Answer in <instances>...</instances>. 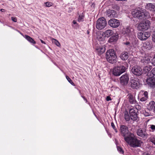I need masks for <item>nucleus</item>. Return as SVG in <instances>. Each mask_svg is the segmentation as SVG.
<instances>
[{"instance_id": "nucleus-60", "label": "nucleus", "mask_w": 155, "mask_h": 155, "mask_svg": "<svg viewBox=\"0 0 155 155\" xmlns=\"http://www.w3.org/2000/svg\"><path fill=\"white\" fill-rule=\"evenodd\" d=\"M154 110L155 111V106L154 107Z\"/></svg>"}, {"instance_id": "nucleus-17", "label": "nucleus", "mask_w": 155, "mask_h": 155, "mask_svg": "<svg viewBox=\"0 0 155 155\" xmlns=\"http://www.w3.org/2000/svg\"><path fill=\"white\" fill-rule=\"evenodd\" d=\"M146 82L148 85L150 87L152 88L155 87V77H151L147 79Z\"/></svg>"}, {"instance_id": "nucleus-24", "label": "nucleus", "mask_w": 155, "mask_h": 155, "mask_svg": "<svg viewBox=\"0 0 155 155\" xmlns=\"http://www.w3.org/2000/svg\"><path fill=\"white\" fill-rule=\"evenodd\" d=\"M96 50L99 54H101L104 53L105 50V48L103 46H99L96 49Z\"/></svg>"}, {"instance_id": "nucleus-42", "label": "nucleus", "mask_w": 155, "mask_h": 155, "mask_svg": "<svg viewBox=\"0 0 155 155\" xmlns=\"http://www.w3.org/2000/svg\"><path fill=\"white\" fill-rule=\"evenodd\" d=\"M138 117H130L131 120L133 121H135L138 118Z\"/></svg>"}, {"instance_id": "nucleus-39", "label": "nucleus", "mask_w": 155, "mask_h": 155, "mask_svg": "<svg viewBox=\"0 0 155 155\" xmlns=\"http://www.w3.org/2000/svg\"><path fill=\"white\" fill-rule=\"evenodd\" d=\"M46 7H50L52 5V3L51 2H47L45 3Z\"/></svg>"}, {"instance_id": "nucleus-10", "label": "nucleus", "mask_w": 155, "mask_h": 155, "mask_svg": "<svg viewBox=\"0 0 155 155\" xmlns=\"http://www.w3.org/2000/svg\"><path fill=\"white\" fill-rule=\"evenodd\" d=\"M148 97V93L147 91H141L138 95V98L141 101H145Z\"/></svg>"}, {"instance_id": "nucleus-30", "label": "nucleus", "mask_w": 155, "mask_h": 155, "mask_svg": "<svg viewBox=\"0 0 155 155\" xmlns=\"http://www.w3.org/2000/svg\"><path fill=\"white\" fill-rule=\"evenodd\" d=\"M155 104V103L154 101H151V102H150L148 105V107L149 108V109L152 110L153 108L154 109Z\"/></svg>"}, {"instance_id": "nucleus-44", "label": "nucleus", "mask_w": 155, "mask_h": 155, "mask_svg": "<svg viewBox=\"0 0 155 155\" xmlns=\"http://www.w3.org/2000/svg\"><path fill=\"white\" fill-rule=\"evenodd\" d=\"M152 40L154 42H155V32L152 35Z\"/></svg>"}, {"instance_id": "nucleus-12", "label": "nucleus", "mask_w": 155, "mask_h": 155, "mask_svg": "<svg viewBox=\"0 0 155 155\" xmlns=\"http://www.w3.org/2000/svg\"><path fill=\"white\" fill-rule=\"evenodd\" d=\"M134 29L130 27H127L124 28L122 32V33L125 36H130L133 33Z\"/></svg>"}, {"instance_id": "nucleus-1", "label": "nucleus", "mask_w": 155, "mask_h": 155, "mask_svg": "<svg viewBox=\"0 0 155 155\" xmlns=\"http://www.w3.org/2000/svg\"><path fill=\"white\" fill-rule=\"evenodd\" d=\"M125 141L133 147H139L143 142L134 137L133 134H131L128 138H126Z\"/></svg>"}, {"instance_id": "nucleus-8", "label": "nucleus", "mask_w": 155, "mask_h": 155, "mask_svg": "<svg viewBox=\"0 0 155 155\" xmlns=\"http://www.w3.org/2000/svg\"><path fill=\"white\" fill-rule=\"evenodd\" d=\"M131 71L133 74L137 76H140L143 73L142 69L141 67L137 65L132 68Z\"/></svg>"}, {"instance_id": "nucleus-51", "label": "nucleus", "mask_w": 155, "mask_h": 155, "mask_svg": "<svg viewBox=\"0 0 155 155\" xmlns=\"http://www.w3.org/2000/svg\"><path fill=\"white\" fill-rule=\"evenodd\" d=\"M130 42L129 41H127L125 42L124 43V44L125 45H126L127 46L128 45H129L130 44Z\"/></svg>"}, {"instance_id": "nucleus-18", "label": "nucleus", "mask_w": 155, "mask_h": 155, "mask_svg": "<svg viewBox=\"0 0 155 155\" xmlns=\"http://www.w3.org/2000/svg\"><path fill=\"white\" fill-rule=\"evenodd\" d=\"M106 15L110 17L116 18L117 17L116 12L114 10L108 9L106 11Z\"/></svg>"}, {"instance_id": "nucleus-47", "label": "nucleus", "mask_w": 155, "mask_h": 155, "mask_svg": "<svg viewBox=\"0 0 155 155\" xmlns=\"http://www.w3.org/2000/svg\"><path fill=\"white\" fill-rule=\"evenodd\" d=\"M130 117H124L126 121H129L131 120Z\"/></svg>"}, {"instance_id": "nucleus-29", "label": "nucleus", "mask_w": 155, "mask_h": 155, "mask_svg": "<svg viewBox=\"0 0 155 155\" xmlns=\"http://www.w3.org/2000/svg\"><path fill=\"white\" fill-rule=\"evenodd\" d=\"M84 15L83 13L79 15L78 19V21L79 22H82L84 21Z\"/></svg>"}, {"instance_id": "nucleus-7", "label": "nucleus", "mask_w": 155, "mask_h": 155, "mask_svg": "<svg viewBox=\"0 0 155 155\" xmlns=\"http://www.w3.org/2000/svg\"><path fill=\"white\" fill-rule=\"evenodd\" d=\"M124 68V67L118 66L113 68V74L115 76H120L123 73L125 72Z\"/></svg>"}, {"instance_id": "nucleus-2", "label": "nucleus", "mask_w": 155, "mask_h": 155, "mask_svg": "<svg viewBox=\"0 0 155 155\" xmlns=\"http://www.w3.org/2000/svg\"><path fill=\"white\" fill-rule=\"evenodd\" d=\"M106 58L109 63L113 64L117 61V56L115 52L113 49H110L106 52Z\"/></svg>"}, {"instance_id": "nucleus-9", "label": "nucleus", "mask_w": 155, "mask_h": 155, "mask_svg": "<svg viewBox=\"0 0 155 155\" xmlns=\"http://www.w3.org/2000/svg\"><path fill=\"white\" fill-rule=\"evenodd\" d=\"M130 86L133 89H137L140 87V83L139 79L134 78L130 80Z\"/></svg>"}, {"instance_id": "nucleus-40", "label": "nucleus", "mask_w": 155, "mask_h": 155, "mask_svg": "<svg viewBox=\"0 0 155 155\" xmlns=\"http://www.w3.org/2000/svg\"><path fill=\"white\" fill-rule=\"evenodd\" d=\"M117 149L118 151H119L120 153H123L124 151L120 147H117Z\"/></svg>"}, {"instance_id": "nucleus-37", "label": "nucleus", "mask_w": 155, "mask_h": 155, "mask_svg": "<svg viewBox=\"0 0 155 155\" xmlns=\"http://www.w3.org/2000/svg\"><path fill=\"white\" fill-rule=\"evenodd\" d=\"M66 78L68 80V82L72 85L74 86V83L73 82L72 80L68 76H66Z\"/></svg>"}, {"instance_id": "nucleus-19", "label": "nucleus", "mask_w": 155, "mask_h": 155, "mask_svg": "<svg viewBox=\"0 0 155 155\" xmlns=\"http://www.w3.org/2000/svg\"><path fill=\"white\" fill-rule=\"evenodd\" d=\"M129 102L131 104H135L137 102L135 97L131 94H129L127 96Z\"/></svg>"}, {"instance_id": "nucleus-23", "label": "nucleus", "mask_w": 155, "mask_h": 155, "mask_svg": "<svg viewBox=\"0 0 155 155\" xmlns=\"http://www.w3.org/2000/svg\"><path fill=\"white\" fill-rule=\"evenodd\" d=\"M138 111V110L135 108H132L130 109L129 110L130 116H137V112Z\"/></svg>"}, {"instance_id": "nucleus-45", "label": "nucleus", "mask_w": 155, "mask_h": 155, "mask_svg": "<svg viewBox=\"0 0 155 155\" xmlns=\"http://www.w3.org/2000/svg\"><path fill=\"white\" fill-rule=\"evenodd\" d=\"M152 63L153 65L155 66V55L152 60Z\"/></svg>"}, {"instance_id": "nucleus-11", "label": "nucleus", "mask_w": 155, "mask_h": 155, "mask_svg": "<svg viewBox=\"0 0 155 155\" xmlns=\"http://www.w3.org/2000/svg\"><path fill=\"white\" fill-rule=\"evenodd\" d=\"M150 18V14L149 12L146 10L142 8V11L141 15L139 16V19H148Z\"/></svg>"}, {"instance_id": "nucleus-54", "label": "nucleus", "mask_w": 155, "mask_h": 155, "mask_svg": "<svg viewBox=\"0 0 155 155\" xmlns=\"http://www.w3.org/2000/svg\"><path fill=\"white\" fill-rule=\"evenodd\" d=\"M40 41L42 43L44 44H46L45 42L44 41H43L42 40L40 39Z\"/></svg>"}, {"instance_id": "nucleus-38", "label": "nucleus", "mask_w": 155, "mask_h": 155, "mask_svg": "<svg viewBox=\"0 0 155 155\" xmlns=\"http://www.w3.org/2000/svg\"><path fill=\"white\" fill-rule=\"evenodd\" d=\"M111 126L112 127V128L114 130L115 132L116 133H117V130L116 127H115V126L114 125V124L113 122H112L111 123Z\"/></svg>"}, {"instance_id": "nucleus-31", "label": "nucleus", "mask_w": 155, "mask_h": 155, "mask_svg": "<svg viewBox=\"0 0 155 155\" xmlns=\"http://www.w3.org/2000/svg\"><path fill=\"white\" fill-rule=\"evenodd\" d=\"M112 8L113 9L118 11L120 10L119 6L116 4H113L112 5Z\"/></svg>"}, {"instance_id": "nucleus-46", "label": "nucleus", "mask_w": 155, "mask_h": 155, "mask_svg": "<svg viewBox=\"0 0 155 155\" xmlns=\"http://www.w3.org/2000/svg\"><path fill=\"white\" fill-rule=\"evenodd\" d=\"M124 116H125V117L130 116L128 114V111L127 110H125L124 111Z\"/></svg>"}, {"instance_id": "nucleus-13", "label": "nucleus", "mask_w": 155, "mask_h": 155, "mask_svg": "<svg viewBox=\"0 0 155 155\" xmlns=\"http://www.w3.org/2000/svg\"><path fill=\"white\" fill-rule=\"evenodd\" d=\"M109 25L113 28H117L120 25L119 21L116 19H111L108 21Z\"/></svg>"}, {"instance_id": "nucleus-33", "label": "nucleus", "mask_w": 155, "mask_h": 155, "mask_svg": "<svg viewBox=\"0 0 155 155\" xmlns=\"http://www.w3.org/2000/svg\"><path fill=\"white\" fill-rule=\"evenodd\" d=\"M143 45L144 47L149 50L150 45V43L148 41H146L143 43Z\"/></svg>"}, {"instance_id": "nucleus-58", "label": "nucleus", "mask_w": 155, "mask_h": 155, "mask_svg": "<svg viewBox=\"0 0 155 155\" xmlns=\"http://www.w3.org/2000/svg\"><path fill=\"white\" fill-rule=\"evenodd\" d=\"M128 63L129 64H130V61L129 60H128Z\"/></svg>"}, {"instance_id": "nucleus-25", "label": "nucleus", "mask_w": 155, "mask_h": 155, "mask_svg": "<svg viewBox=\"0 0 155 155\" xmlns=\"http://www.w3.org/2000/svg\"><path fill=\"white\" fill-rule=\"evenodd\" d=\"M120 57L123 60H126L128 58V53L127 52L124 51L121 53Z\"/></svg>"}, {"instance_id": "nucleus-32", "label": "nucleus", "mask_w": 155, "mask_h": 155, "mask_svg": "<svg viewBox=\"0 0 155 155\" xmlns=\"http://www.w3.org/2000/svg\"><path fill=\"white\" fill-rule=\"evenodd\" d=\"M120 67H124V71L125 72L126 69L128 67V65L127 62H124L122 63V65H120Z\"/></svg>"}, {"instance_id": "nucleus-4", "label": "nucleus", "mask_w": 155, "mask_h": 155, "mask_svg": "<svg viewBox=\"0 0 155 155\" xmlns=\"http://www.w3.org/2000/svg\"><path fill=\"white\" fill-rule=\"evenodd\" d=\"M150 21L147 20L144 22L140 23L138 25V29L140 31H146L150 27Z\"/></svg>"}, {"instance_id": "nucleus-34", "label": "nucleus", "mask_w": 155, "mask_h": 155, "mask_svg": "<svg viewBox=\"0 0 155 155\" xmlns=\"http://www.w3.org/2000/svg\"><path fill=\"white\" fill-rule=\"evenodd\" d=\"M104 35L103 34L102 35H101L100 36H98L97 37V39L98 41H103L104 42L105 41V38L104 37Z\"/></svg>"}, {"instance_id": "nucleus-22", "label": "nucleus", "mask_w": 155, "mask_h": 155, "mask_svg": "<svg viewBox=\"0 0 155 155\" xmlns=\"http://www.w3.org/2000/svg\"><path fill=\"white\" fill-rule=\"evenodd\" d=\"M113 31L110 29L105 31L103 33V35L104 37L109 38L113 34Z\"/></svg>"}, {"instance_id": "nucleus-15", "label": "nucleus", "mask_w": 155, "mask_h": 155, "mask_svg": "<svg viewBox=\"0 0 155 155\" xmlns=\"http://www.w3.org/2000/svg\"><path fill=\"white\" fill-rule=\"evenodd\" d=\"M142 11V8H137L133 9L132 11V14L134 18H137L139 19V16L141 15Z\"/></svg>"}, {"instance_id": "nucleus-56", "label": "nucleus", "mask_w": 155, "mask_h": 155, "mask_svg": "<svg viewBox=\"0 0 155 155\" xmlns=\"http://www.w3.org/2000/svg\"><path fill=\"white\" fill-rule=\"evenodd\" d=\"M143 155H150L148 153H143Z\"/></svg>"}, {"instance_id": "nucleus-52", "label": "nucleus", "mask_w": 155, "mask_h": 155, "mask_svg": "<svg viewBox=\"0 0 155 155\" xmlns=\"http://www.w3.org/2000/svg\"><path fill=\"white\" fill-rule=\"evenodd\" d=\"M73 23L74 24H77V25L78 24L77 23V22L75 20H73Z\"/></svg>"}, {"instance_id": "nucleus-5", "label": "nucleus", "mask_w": 155, "mask_h": 155, "mask_svg": "<svg viewBox=\"0 0 155 155\" xmlns=\"http://www.w3.org/2000/svg\"><path fill=\"white\" fill-rule=\"evenodd\" d=\"M150 36V33L148 31H141L137 33V37L141 41H145Z\"/></svg>"}, {"instance_id": "nucleus-20", "label": "nucleus", "mask_w": 155, "mask_h": 155, "mask_svg": "<svg viewBox=\"0 0 155 155\" xmlns=\"http://www.w3.org/2000/svg\"><path fill=\"white\" fill-rule=\"evenodd\" d=\"M146 8L150 11L155 12V4L148 3L146 6Z\"/></svg>"}, {"instance_id": "nucleus-55", "label": "nucleus", "mask_w": 155, "mask_h": 155, "mask_svg": "<svg viewBox=\"0 0 155 155\" xmlns=\"http://www.w3.org/2000/svg\"><path fill=\"white\" fill-rule=\"evenodd\" d=\"M0 11L2 12H5V10L4 9H1Z\"/></svg>"}, {"instance_id": "nucleus-49", "label": "nucleus", "mask_w": 155, "mask_h": 155, "mask_svg": "<svg viewBox=\"0 0 155 155\" xmlns=\"http://www.w3.org/2000/svg\"><path fill=\"white\" fill-rule=\"evenodd\" d=\"M106 100L107 101H109L111 100V99L110 96H108L107 97Z\"/></svg>"}, {"instance_id": "nucleus-50", "label": "nucleus", "mask_w": 155, "mask_h": 155, "mask_svg": "<svg viewBox=\"0 0 155 155\" xmlns=\"http://www.w3.org/2000/svg\"><path fill=\"white\" fill-rule=\"evenodd\" d=\"M150 128L153 131L154 130H155V126L154 125H152L150 127Z\"/></svg>"}, {"instance_id": "nucleus-59", "label": "nucleus", "mask_w": 155, "mask_h": 155, "mask_svg": "<svg viewBox=\"0 0 155 155\" xmlns=\"http://www.w3.org/2000/svg\"><path fill=\"white\" fill-rule=\"evenodd\" d=\"M149 116L150 115H149L147 114V115H146L145 116L147 117V116Z\"/></svg>"}, {"instance_id": "nucleus-61", "label": "nucleus", "mask_w": 155, "mask_h": 155, "mask_svg": "<svg viewBox=\"0 0 155 155\" xmlns=\"http://www.w3.org/2000/svg\"><path fill=\"white\" fill-rule=\"evenodd\" d=\"M114 119H115V120H116L115 117H114Z\"/></svg>"}, {"instance_id": "nucleus-35", "label": "nucleus", "mask_w": 155, "mask_h": 155, "mask_svg": "<svg viewBox=\"0 0 155 155\" xmlns=\"http://www.w3.org/2000/svg\"><path fill=\"white\" fill-rule=\"evenodd\" d=\"M149 140L155 145V136H151Z\"/></svg>"}, {"instance_id": "nucleus-36", "label": "nucleus", "mask_w": 155, "mask_h": 155, "mask_svg": "<svg viewBox=\"0 0 155 155\" xmlns=\"http://www.w3.org/2000/svg\"><path fill=\"white\" fill-rule=\"evenodd\" d=\"M52 41L58 46L60 47L61 46L60 43L57 40L54 38L52 39Z\"/></svg>"}, {"instance_id": "nucleus-21", "label": "nucleus", "mask_w": 155, "mask_h": 155, "mask_svg": "<svg viewBox=\"0 0 155 155\" xmlns=\"http://www.w3.org/2000/svg\"><path fill=\"white\" fill-rule=\"evenodd\" d=\"M118 35L117 34H115L109 38L108 42L109 43H111L116 41L118 39Z\"/></svg>"}, {"instance_id": "nucleus-16", "label": "nucleus", "mask_w": 155, "mask_h": 155, "mask_svg": "<svg viewBox=\"0 0 155 155\" xmlns=\"http://www.w3.org/2000/svg\"><path fill=\"white\" fill-rule=\"evenodd\" d=\"M129 80V76L127 73L123 75L120 78V82L122 85H126Z\"/></svg>"}, {"instance_id": "nucleus-6", "label": "nucleus", "mask_w": 155, "mask_h": 155, "mask_svg": "<svg viewBox=\"0 0 155 155\" xmlns=\"http://www.w3.org/2000/svg\"><path fill=\"white\" fill-rule=\"evenodd\" d=\"M120 130L121 135L124 137L125 140L126 138H128L130 134H132L129 132L128 127L125 125H121Z\"/></svg>"}, {"instance_id": "nucleus-3", "label": "nucleus", "mask_w": 155, "mask_h": 155, "mask_svg": "<svg viewBox=\"0 0 155 155\" xmlns=\"http://www.w3.org/2000/svg\"><path fill=\"white\" fill-rule=\"evenodd\" d=\"M107 24L106 19L104 17H101L97 20L96 28L99 30H101L106 26Z\"/></svg>"}, {"instance_id": "nucleus-14", "label": "nucleus", "mask_w": 155, "mask_h": 155, "mask_svg": "<svg viewBox=\"0 0 155 155\" xmlns=\"http://www.w3.org/2000/svg\"><path fill=\"white\" fill-rule=\"evenodd\" d=\"M137 133L138 136L145 139H146L148 136V134H147L144 129L141 128L138 129L137 131Z\"/></svg>"}, {"instance_id": "nucleus-53", "label": "nucleus", "mask_w": 155, "mask_h": 155, "mask_svg": "<svg viewBox=\"0 0 155 155\" xmlns=\"http://www.w3.org/2000/svg\"><path fill=\"white\" fill-rule=\"evenodd\" d=\"M81 97L84 99L85 101H87V100L85 98V97L83 96H81Z\"/></svg>"}, {"instance_id": "nucleus-43", "label": "nucleus", "mask_w": 155, "mask_h": 155, "mask_svg": "<svg viewBox=\"0 0 155 155\" xmlns=\"http://www.w3.org/2000/svg\"><path fill=\"white\" fill-rule=\"evenodd\" d=\"M12 20L14 22H16L17 21V19L16 17H12L11 18Z\"/></svg>"}, {"instance_id": "nucleus-57", "label": "nucleus", "mask_w": 155, "mask_h": 155, "mask_svg": "<svg viewBox=\"0 0 155 155\" xmlns=\"http://www.w3.org/2000/svg\"><path fill=\"white\" fill-rule=\"evenodd\" d=\"M89 33H90V32L88 30L87 31V34H89Z\"/></svg>"}, {"instance_id": "nucleus-48", "label": "nucleus", "mask_w": 155, "mask_h": 155, "mask_svg": "<svg viewBox=\"0 0 155 155\" xmlns=\"http://www.w3.org/2000/svg\"><path fill=\"white\" fill-rule=\"evenodd\" d=\"M148 19H149L150 20H151L153 21H155V17H151V16H150V18H149Z\"/></svg>"}, {"instance_id": "nucleus-28", "label": "nucleus", "mask_w": 155, "mask_h": 155, "mask_svg": "<svg viewBox=\"0 0 155 155\" xmlns=\"http://www.w3.org/2000/svg\"><path fill=\"white\" fill-rule=\"evenodd\" d=\"M148 76L153 77L155 76V68L152 69L151 71L149 72L148 74H147Z\"/></svg>"}, {"instance_id": "nucleus-27", "label": "nucleus", "mask_w": 155, "mask_h": 155, "mask_svg": "<svg viewBox=\"0 0 155 155\" xmlns=\"http://www.w3.org/2000/svg\"><path fill=\"white\" fill-rule=\"evenodd\" d=\"M24 37L30 43L33 44H35L36 43V42L34 40L28 35H25Z\"/></svg>"}, {"instance_id": "nucleus-26", "label": "nucleus", "mask_w": 155, "mask_h": 155, "mask_svg": "<svg viewBox=\"0 0 155 155\" xmlns=\"http://www.w3.org/2000/svg\"><path fill=\"white\" fill-rule=\"evenodd\" d=\"M152 67L150 65H148L145 66L143 68V71L144 73L147 74H149V72H150V70L151 69Z\"/></svg>"}, {"instance_id": "nucleus-41", "label": "nucleus", "mask_w": 155, "mask_h": 155, "mask_svg": "<svg viewBox=\"0 0 155 155\" xmlns=\"http://www.w3.org/2000/svg\"><path fill=\"white\" fill-rule=\"evenodd\" d=\"M127 48L126 49L127 50H130L132 48V46L131 45V44L130 43V44L129 45H128L127 46Z\"/></svg>"}]
</instances>
